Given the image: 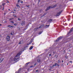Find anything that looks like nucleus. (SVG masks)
<instances>
[{"label":"nucleus","mask_w":73,"mask_h":73,"mask_svg":"<svg viewBox=\"0 0 73 73\" xmlns=\"http://www.w3.org/2000/svg\"><path fill=\"white\" fill-rule=\"evenodd\" d=\"M57 4H56V5L53 6V7L51 6H49L46 9L45 11L46 12V11H48V10H49V9H50V8H55V7H57Z\"/></svg>","instance_id":"f257e3e1"},{"label":"nucleus","mask_w":73,"mask_h":73,"mask_svg":"<svg viewBox=\"0 0 73 73\" xmlns=\"http://www.w3.org/2000/svg\"><path fill=\"white\" fill-rule=\"evenodd\" d=\"M62 38H63V36H61L58 37L56 40V42H57L58 41H59L60 40V39H61Z\"/></svg>","instance_id":"f03ea898"},{"label":"nucleus","mask_w":73,"mask_h":73,"mask_svg":"<svg viewBox=\"0 0 73 73\" xmlns=\"http://www.w3.org/2000/svg\"><path fill=\"white\" fill-rule=\"evenodd\" d=\"M21 25L23 26V25H24L25 24V22L24 21H22L21 22Z\"/></svg>","instance_id":"7ed1b4c3"},{"label":"nucleus","mask_w":73,"mask_h":73,"mask_svg":"<svg viewBox=\"0 0 73 73\" xmlns=\"http://www.w3.org/2000/svg\"><path fill=\"white\" fill-rule=\"evenodd\" d=\"M62 12V10L60 11H59V13L57 14L56 15V16H59V15L61 14Z\"/></svg>","instance_id":"20e7f679"},{"label":"nucleus","mask_w":73,"mask_h":73,"mask_svg":"<svg viewBox=\"0 0 73 73\" xmlns=\"http://www.w3.org/2000/svg\"><path fill=\"white\" fill-rule=\"evenodd\" d=\"M6 38L7 40V41H9L10 40V36H9L7 35V36L6 37Z\"/></svg>","instance_id":"39448f33"},{"label":"nucleus","mask_w":73,"mask_h":73,"mask_svg":"<svg viewBox=\"0 0 73 73\" xmlns=\"http://www.w3.org/2000/svg\"><path fill=\"white\" fill-rule=\"evenodd\" d=\"M20 58V57H17V58H14L13 59L11 60L12 61H16V60H17L19 58Z\"/></svg>","instance_id":"423d86ee"},{"label":"nucleus","mask_w":73,"mask_h":73,"mask_svg":"<svg viewBox=\"0 0 73 73\" xmlns=\"http://www.w3.org/2000/svg\"><path fill=\"white\" fill-rule=\"evenodd\" d=\"M33 39H31L30 41V42L29 43V44H28V43L27 44V45H29V44H31V43H32V42H33Z\"/></svg>","instance_id":"0eeeda50"},{"label":"nucleus","mask_w":73,"mask_h":73,"mask_svg":"<svg viewBox=\"0 0 73 73\" xmlns=\"http://www.w3.org/2000/svg\"><path fill=\"white\" fill-rule=\"evenodd\" d=\"M23 42L24 41H23V40H21L20 42H19V44H23Z\"/></svg>","instance_id":"6e6552de"},{"label":"nucleus","mask_w":73,"mask_h":73,"mask_svg":"<svg viewBox=\"0 0 73 73\" xmlns=\"http://www.w3.org/2000/svg\"><path fill=\"white\" fill-rule=\"evenodd\" d=\"M3 60H4V58H1L0 59V63H1L2 61H3Z\"/></svg>","instance_id":"1a4fd4ad"},{"label":"nucleus","mask_w":73,"mask_h":73,"mask_svg":"<svg viewBox=\"0 0 73 73\" xmlns=\"http://www.w3.org/2000/svg\"><path fill=\"white\" fill-rule=\"evenodd\" d=\"M44 25L43 24V25H41L40 26H39V28H42V27H44Z\"/></svg>","instance_id":"9d476101"},{"label":"nucleus","mask_w":73,"mask_h":73,"mask_svg":"<svg viewBox=\"0 0 73 73\" xmlns=\"http://www.w3.org/2000/svg\"><path fill=\"white\" fill-rule=\"evenodd\" d=\"M21 52H20L17 55H16V57H17L18 56H20V55H21Z\"/></svg>","instance_id":"9b49d317"},{"label":"nucleus","mask_w":73,"mask_h":73,"mask_svg":"<svg viewBox=\"0 0 73 73\" xmlns=\"http://www.w3.org/2000/svg\"><path fill=\"white\" fill-rule=\"evenodd\" d=\"M53 21V19H49V20L48 21V22L49 23H51V21Z\"/></svg>","instance_id":"f8f14e48"},{"label":"nucleus","mask_w":73,"mask_h":73,"mask_svg":"<svg viewBox=\"0 0 73 73\" xmlns=\"http://www.w3.org/2000/svg\"><path fill=\"white\" fill-rule=\"evenodd\" d=\"M7 27H9V28H13V26H11V25H8Z\"/></svg>","instance_id":"ddd939ff"},{"label":"nucleus","mask_w":73,"mask_h":73,"mask_svg":"<svg viewBox=\"0 0 73 73\" xmlns=\"http://www.w3.org/2000/svg\"><path fill=\"white\" fill-rule=\"evenodd\" d=\"M38 27H36L34 29V31H36L37 30V29H38Z\"/></svg>","instance_id":"4468645a"},{"label":"nucleus","mask_w":73,"mask_h":73,"mask_svg":"<svg viewBox=\"0 0 73 73\" xmlns=\"http://www.w3.org/2000/svg\"><path fill=\"white\" fill-rule=\"evenodd\" d=\"M33 46H31L29 48L30 50H32L33 48Z\"/></svg>","instance_id":"2eb2a0df"},{"label":"nucleus","mask_w":73,"mask_h":73,"mask_svg":"<svg viewBox=\"0 0 73 73\" xmlns=\"http://www.w3.org/2000/svg\"><path fill=\"white\" fill-rule=\"evenodd\" d=\"M28 25H27L25 27V29H27L28 28Z\"/></svg>","instance_id":"dca6fc26"},{"label":"nucleus","mask_w":73,"mask_h":73,"mask_svg":"<svg viewBox=\"0 0 73 73\" xmlns=\"http://www.w3.org/2000/svg\"><path fill=\"white\" fill-rule=\"evenodd\" d=\"M46 13H44V14L43 15V16L41 17H43V16H45Z\"/></svg>","instance_id":"f3484780"},{"label":"nucleus","mask_w":73,"mask_h":73,"mask_svg":"<svg viewBox=\"0 0 73 73\" xmlns=\"http://www.w3.org/2000/svg\"><path fill=\"white\" fill-rule=\"evenodd\" d=\"M16 6L17 7H18V8L20 7V6L19 5V4L17 3L16 5Z\"/></svg>","instance_id":"a211bd4d"},{"label":"nucleus","mask_w":73,"mask_h":73,"mask_svg":"<svg viewBox=\"0 0 73 73\" xmlns=\"http://www.w3.org/2000/svg\"><path fill=\"white\" fill-rule=\"evenodd\" d=\"M37 61L38 62L40 63V62L41 61H40V59H38L37 60Z\"/></svg>","instance_id":"6ab92c4d"},{"label":"nucleus","mask_w":73,"mask_h":73,"mask_svg":"<svg viewBox=\"0 0 73 73\" xmlns=\"http://www.w3.org/2000/svg\"><path fill=\"white\" fill-rule=\"evenodd\" d=\"M13 59V57H11L10 58V60H11V61H12V60Z\"/></svg>","instance_id":"aec40b11"},{"label":"nucleus","mask_w":73,"mask_h":73,"mask_svg":"<svg viewBox=\"0 0 73 73\" xmlns=\"http://www.w3.org/2000/svg\"><path fill=\"white\" fill-rule=\"evenodd\" d=\"M21 68H20L19 69V70H18V72H20L21 70Z\"/></svg>","instance_id":"412c9836"},{"label":"nucleus","mask_w":73,"mask_h":73,"mask_svg":"<svg viewBox=\"0 0 73 73\" xmlns=\"http://www.w3.org/2000/svg\"><path fill=\"white\" fill-rule=\"evenodd\" d=\"M55 66H57L58 65V64L57 63H56L54 64Z\"/></svg>","instance_id":"4be33fe9"},{"label":"nucleus","mask_w":73,"mask_h":73,"mask_svg":"<svg viewBox=\"0 0 73 73\" xmlns=\"http://www.w3.org/2000/svg\"><path fill=\"white\" fill-rule=\"evenodd\" d=\"M29 63H30V62H29L27 63L26 64V65H28V64H29Z\"/></svg>","instance_id":"5701e85b"},{"label":"nucleus","mask_w":73,"mask_h":73,"mask_svg":"<svg viewBox=\"0 0 73 73\" xmlns=\"http://www.w3.org/2000/svg\"><path fill=\"white\" fill-rule=\"evenodd\" d=\"M42 33V32H40L38 33V35H40V34H41V33Z\"/></svg>","instance_id":"b1692460"},{"label":"nucleus","mask_w":73,"mask_h":73,"mask_svg":"<svg viewBox=\"0 0 73 73\" xmlns=\"http://www.w3.org/2000/svg\"><path fill=\"white\" fill-rule=\"evenodd\" d=\"M5 4H6V3H3L2 4V5H3V6H4V5H5Z\"/></svg>","instance_id":"393cba45"},{"label":"nucleus","mask_w":73,"mask_h":73,"mask_svg":"<svg viewBox=\"0 0 73 73\" xmlns=\"http://www.w3.org/2000/svg\"><path fill=\"white\" fill-rule=\"evenodd\" d=\"M55 57H56V58H57V57H58V56H57L56 54L55 56Z\"/></svg>","instance_id":"a878e982"},{"label":"nucleus","mask_w":73,"mask_h":73,"mask_svg":"<svg viewBox=\"0 0 73 73\" xmlns=\"http://www.w3.org/2000/svg\"><path fill=\"white\" fill-rule=\"evenodd\" d=\"M28 46H26L24 47V49H25V48H28Z\"/></svg>","instance_id":"bb28decb"},{"label":"nucleus","mask_w":73,"mask_h":73,"mask_svg":"<svg viewBox=\"0 0 73 73\" xmlns=\"http://www.w3.org/2000/svg\"><path fill=\"white\" fill-rule=\"evenodd\" d=\"M34 66H30V67L31 68H33V67H34Z\"/></svg>","instance_id":"cd10ccee"},{"label":"nucleus","mask_w":73,"mask_h":73,"mask_svg":"<svg viewBox=\"0 0 73 73\" xmlns=\"http://www.w3.org/2000/svg\"><path fill=\"white\" fill-rule=\"evenodd\" d=\"M18 20L19 21H20L21 20V19H20V18H18Z\"/></svg>","instance_id":"c85d7f7f"},{"label":"nucleus","mask_w":73,"mask_h":73,"mask_svg":"<svg viewBox=\"0 0 73 73\" xmlns=\"http://www.w3.org/2000/svg\"><path fill=\"white\" fill-rule=\"evenodd\" d=\"M61 62V61H60V60H58V63H60Z\"/></svg>","instance_id":"c756f323"},{"label":"nucleus","mask_w":73,"mask_h":73,"mask_svg":"<svg viewBox=\"0 0 73 73\" xmlns=\"http://www.w3.org/2000/svg\"><path fill=\"white\" fill-rule=\"evenodd\" d=\"M38 70H36V72H38Z\"/></svg>","instance_id":"7c9ffc66"},{"label":"nucleus","mask_w":73,"mask_h":73,"mask_svg":"<svg viewBox=\"0 0 73 73\" xmlns=\"http://www.w3.org/2000/svg\"><path fill=\"white\" fill-rule=\"evenodd\" d=\"M21 0H18V3H20Z\"/></svg>","instance_id":"2f4dec72"},{"label":"nucleus","mask_w":73,"mask_h":73,"mask_svg":"<svg viewBox=\"0 0 73 73\" xmlns=\"http://www.w3.org/2000/svg\"><path fill=\"white\" fill-rule=\"evenodd\" d=\"M65 58H68V56H65Z\"/></svg>","instance_id":"473e14b6"},{"label":"nucleus","mask_w":73,"mask_h":73,"mask_svg":"<svg viewBox=\"0 0 73 73\" xmlns=\"http://www.w3.org/2000/svg\"><path fill=\"white\" fill-rule=\"evenodd\" d=\"M10 23H14V22L13 21H11Z\"/></svg>","instance_id":"72a5a7b5"},{"label":"nucleus","mask_w":73,"mask_h":73,"mask_svg":"<svg viewBox=\"0 0 73 73\" xmlns=\"http://www.w3.org/2000/svg\"><path fill=\"white\" fill-rule=\"evenodd\" d=\"M4 23H7V21H5Z\"/></svg>","instance_id":"f704fd0d"},{"label":"nucleus","mask_w":73,"mask_h":73,"mask_svg":"<svg viewBox=\"0 0 73 73\" xmlns=\"http://www.w3.org/2000/svg\"><path fill=\"white\" fill-rule=\"evenodd\" d=\"M26 7H27L29 8V6H26Z\"/></svg>","instance_id":"c9c22d12"},{"label":"nucleus","mask_w":73,"mask_h":73,"mask_svg":"<svg viewBox=\"0 0 73 73\" xmlns=\"http://www.w3.org/2000/svg\"><path fill=\"white\" fill-rule=\"evenodd\" d=\"M52 55V54H49V56H51V55Z\"/></svg>","instance_id":"e433bc0d"},{"label":"nucleus","mask_w":73,"mask_h":73,"mask_svg":"<svg viewBox=\"0 0 73 73\" xmlns=\"http://www.w3.org/2000/svg\"><path fill=\"white\" fill-rule=\"evenodd\" d=\"M1 9V6L0 5V9Z\"/></svg>","instance_id":"4c0bfd02"},{"label":"nucleus","mask_w":73,"mask_h":73,"mask_svg":"<svg viewBox=\"0 0 73 73\" xmlns=\"http://www.w3.org/2000/svg\"><path fill=\"white\" fill-rule=\"evenodd\" d=\"M23 3V1H21V3Z\"/></svg>","instance_id":"58836bf2"},{"label":"nucleus","mask_w":73,"mask_h":73,"mask_svg":"<svg viewBox=\"0 0 73 73\" xmlns=\"http://www.w3.org/2000/svg\"><path fill=\"white\" fill-rule=\"evenodd\" d=\"M29 68L27 69V71H29Z\"/></svg>","instance_id":"ea45409f"},{"label":"nucleus","mask_w":73,"mask_h":73,"mask_svg":"<svg viewBox=\"0 0 73 73\" xmlns=\"http://www.w3.org/2000/svg\"><path fill=\"white\" fill-rule=\"evenodd\" d=\"M55 52H53V54H55Z\"/></svg>","instance_id":"a19ab883"},{"label":"nucleus","mask_w":73,"mask_h":73,"mask_svg":"<svg viewBox=\"0 0 73 73\" xmlns=\"http://www.w3.org/2000/svg\"><path fill=\"white\" fill-rule=\"evenodd\" d=\"M61 66H62L63 67L64 66V65H63V64H61Z\"/></svg>","instance_id":"79ce46f5"},{"label":"nucleus","mask_w":73,"mask_h":73,"mask_svg":"<svg viewBox=\"0 0 73 73\" xmlns=\"http://www.w3.org/2000/svg\"><path fill=\"white\" fill-rule=\"evenodd\" d=\"M55 64L52 65V66L54 67L55 66Z\"/></svg>","instance_id":"37998d69"},{"label":"nucleus","mask_w":73,"mask_h":73,"mask_svg":"<svg viewBox=\"0 0 73 73\" xmlns=\"http://www.w3.org/2000/svg\"><path fill=\"white\" fill-rule=\"evenodd\" d=\"M36 63H35L34 64V65L35 66V65H36Z\"/></svg>","instance_id":"c03bdc74"},{"label":"nucleus","mask_w":73,"mask_h":73,"mask_svg":"<svg viewBox=\"0 0 73 73\" xmlns=\"http://www.w3.org/2000/svg\"><path fill=\"white\" fill-rule=\"evenodd\" d=\"M11 35H13V34H12V33H11Z\"/></svg>","instance_id":"a18cd8bd"},{"label":"nucleus","mask_w":73,"mask_h":73,"mask_svg":"<svg viewBox=\"0 0 73 73\" xmlns=\"http://www.w3.org/2000/svg\"><path fill=\"white\" fill-rule=\"evenodd\" d=\"M70 62L71 63H72V61H70Z\"/></svg>","instance_id":"49530a36"},{"label":"nucleus","mask_w":73,"mask_h":73,"mask_svg":"<svg viewBox=\"0 0 73 73\" xmlns=\"http://www.w3.org/2000/svg\"><path fill=\"white\" fill-rule=\"evenodd\" d=\"M7 3H9V1H7Z\"/></svg>","instance_id":"de8ad7c7"},{"label":"nucleus","mask_w":73,"mask_h":73,"mask_svg":"<svg viewBox=\"0 0 73 73\" xmlns=\"http://www.w3.org/2000/svg\"><path fill=\"white\" fill-rule=\"evenodd\" d=\"M12 19H9L10 20H12Z\"/></svg>","instance_id":"09e8293b"},{"label":"nucleus","mask_w":73,"mask_h":73,"mask_svg":"<svg viewBox=\"0 0 73 73\" xmlns=\"http://www.w3.org/2000/svg\"><path fill=\"white\" fill-rule=\"evenodd\" d=\"M62 62H64V60H62Z\"/></svg>","instance_id":"8fccbe9b"},{"label":"nucleus","mask_w":73,"mask_h":73,"mask_svg":"<svg viewBox=\"0 0 73 73\" xmlns=\"http://www.w3.org/2000/svg\"><path fill=\"white\" fill-rule=\"evenodd\" d=\"M4 7H3V10L4 11Z\"/></svg>","instance_id":"3c124183"},{"label":"nucleus","mask_w":73,"mask_h":73,"mask_svg":"<svg viewBox=\"0 0 73 73\" xmlns=\"http://www.w3.org/2000/svg\"><path fill=\"white\" fill-rule=\"evenodd\" d=\"M57 66H60V65L58 64Z\"/></svg>","instance_id":"603ef678"},{"label":"nucleus","mask_w":73,"mask_h":73,"mask_svg":"<svg viewBox=\"0 0 73 73\" xmlns=\"http://www.w3.org/2000/svg\"><path fill=\"white\" fill-rule=\"evenodd\" d=\"M14 11H16V10H15V9H14Z\"/></svg>","instance_id":"864d4df0"},{"label":"nucleus","mask_w":73,"mask_h":73,"mask_svg":"<svg viewBox=\"0 0 73 73\" xmlns=\"http://www.w3.org/2000/svg\"><path fill=\"white\" fill-rule=\"evenodd\" d=\"M14 25H16V23H15L14 24Z\"/></svg>","instance_id":"5fc2aeb1"},{"label":"nucleus","mask_w":73,"mask_h":73,"mask_svg":"<svg viewBox=\"0 0 73 73\" xmlns=\"http://www.w3.org/2000/svg\"><path fill=\"white\" fill-rule=\"evenodd\" d=\"M0 26H1V24H0Z\"/></svg>","instance_id":"6e6d98bb"},{"label":"nucleus","mask_w":73,"mask_h":73,"mask_svg":"<svg viewBox=\"0 0 73 73\" xmlns=\"http://www.w3.org/2000/svg\"><path fill=\"white\" fill-rule=\"evenodd\" d=\"M49 25H48V27H49Z\"/></svg>","instance_id":"4d7b16f0"},{"label":"nucleus","mask_w":73,"mask_h":73,"mask_svg":"<svg viewBox=\"0 0 73 73\" xmlns=\"http://www.w3.org/2000/svg\"><path fill=\"white\" fill-rule=\"evenodd\" d=\"M49 70H51V69H49Z\"/></svg>","instance_id":"13d9d810"},{"label":"nucleus","mask_w":73,"mask_h":73,"mask_svg":"<svg viewBox=\"0 0 73 73\" xmlns=\"http://www.w3.org/2000/svg\"><path fill=\"white\" fill-rule=\"evenodd\" d=\"M46 27H48V25H46Z\"/></svg>","instance_id":"bf43d9fd"},{"label":"nucleus","mask_w":73,"mask_h":73,"mask_svg":"<svg viewBox=\"0 0 73 73\" xmlns=\"http://www.w3.org/2000/svg\"><path fill=\"white\" fill-rule=\"evenodd\" d=\"M32 45H34V44H33V43H32Z\"/></svg>","instance_id":"052dcab7"},{"label":"nucleus","mask_w":73,"mask_h":73,"mask_svg":"<svg viewBox=\"0 0 73 73\" xmlns=\"http://www.w3.org/2000/svg\"><path fill=\"white\" fill-rule=\"evenodd\" d=\"M67 65H68V63H67Z\"/></svg>","instance_id":"680f3d73"},{"label":"nucleus","mask_w":73,"mask_h":73,"mask_svg":"<svg viewBox=\"0 0 73 73\" xmlns=\"http://www.w3.org/2000/svg\"><path fill=\"white\" fill-rule=\"evenodd\" d=\"M8 10H9V11H10V9H8Z\"/></svg>","instance_id":"e2e57ef3"},{"label":"nucleus","mask_w":73,"mask_h":73,"mask_svg":"<svg viewBox=\"0 0 73 73\" xmlns=\"http://www.w3.org/2000/svg\"><path fill=\"white\" fill-rule=\"evenodd\" d=\"M40 0H39V1H38V2H40Z\"/></svg>","instance_id":"0e129e2a"},{"label":"nucleus","mask_w":73,"mask_h":73,"mask_svg":"<svg viewBox=\"0 0 73 73\" xmlns=\"http://www.w3.org/2000/svg\"><path fill=\"white\" fill-rule=\"evenodd\" d=\"M4 15H5V13H4Z\"/></svg>","instance_id":"69168bd1"},{"label":"nucleus","mask_w":73,"mask_h":73,"mask_svg":"<svg viewBox=\"0 0 73 73\" xmlns=\"http://www.w3.org/2000/svg\"><path fill=\"white\" fill-rule=\"evenodd\" d=\"M64 52H65V50H64Z\"/></svg>","instance_id":"338daca9"},{"label":"nucleus","mask_w":73,"mask_h":73,"mask_svg":"<svg viewBox=\"0 0 73 73\" xmlns=\"http://www.w3.org/2000/svg\"><path fill=\"white\" fill-rule=\"evenodd\" d=\"M52 73H54V72H52Z\"/></svg>","instance_id":"774afa93"}]
</instances>
